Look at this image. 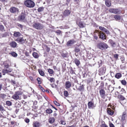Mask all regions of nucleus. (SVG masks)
I'll list each match as a JSON object with an SVG mask.
<instances>
[{
    "mask_svg": "<svg viewBox=\"0 0 127 127\" xmlns=\"http://www.w3.org/2000/svg\"><path fill=\"white\" fill-rule=\"evenodd\" d=\"M70 13V11L69 10H65L64 13V15L65 16H68Z\"/></svg>",
    "mask_w": 127,
    "mask_h": 127,
    "instance_id": "obj_15",
    "label": "nucleus"
},
{
    "mask_svg": "<svg viewBox=\"0 0 127 127\" xmlns=\"http://www.w3.org/2000/svg\"><path fill=\"white\" fill-rule=\"evenodd\" d=\"M105 4L108 7H110L111 4L110 1L109 0H106Z\"/></svg>",
    "mask_w": 127,
    "mask_h": 127,
    "instance_id": "obj_20",
    "label": "nucleus"
},
{
    "mask_svg": "<svg viewBox=\"0 0 127 127\" xmlns=\"http://www.w3.org/2000/svg\"><path fill=\"white\" fill-rule=\"evenodd\" d=\"M99 29L101 31H103V29H104V28L102 26H100L99 27Z\"/></svg>",
    "mask_w": 127,
    "mask_h": 127,
    "instance_id": "obj_56",
    "label": "nucleus"
},
{
    "mask_svg": "<svg viewBox=\"0 0 127 127\" xmlns=\"http://www.w3.org/2000/svg\"><path fill=\"white\" fill-rule=\"evenodd\" d=\"M17 26H18L20 27V28H22L23 27V25H21L20 24H17Z\"/></svg>",
    "mask_w": 127,
    "mask_h": 127,
    "instance_id": "obj_57",
    "label": "nucleus"
},
{
    "mask_svg": "<svg viewBox=\"0 0 127 127\" xmlns=\"http://www.w3.org/2000/svg\"><path fill=\"white\" fill-rule=\"evenodd\" d=\"M32 55L33 57L36 58H37L39 57L38 54L35 52H34L33 53Z\"/></svg>",
    "mask_w": 127,
    "mask_h": 127,
    "instance_id": "obj_25",
    "label": "nucleus"
},
{
    "mask_svg": "<svg viewBox=\"0 0 127 127\" xmlns=\"http://www.w3.org/2000/svg\"><path fill=\"white\" fill-rule=\"evenodd\" d=\"M120 99L122 100H123L125 99V98L123 95H121L119 96Z\"/></svg>",
    "mask_w": 127,
    "mask_h": 127,
    "instance_id": "obj_35",
    "label": "nucleus"
},
{
    "mask_svg": "<svg viewBox=\"0 0 127 127\" xmlns=\"http://www.w3.org/2000/svg\"><path fill=\"white\" fill-rule=\"evenodd\" d=\"M102 69L103 70V71L102 72V73H105V68L104 67H103L102 68Z\"/></svg>",
    "mask_w": 127,
    "mask_h": 127,
    "instance_id": "obj_63",
    "label": "nucleus"
},
{
    "mask_svg": "<svg viewBox=\"0 0 127 127\" xmlns=\"http://www.w3.org/2000/svg\"><path fill=\"white\" fill-rule=\"evenodd\" d=\"M6 96V95L4 94H0V97L4 99L5 98Z\"/></svg>",
    "mask_w": 127,
    "mask_h": 127,
    "instance_id": "obj_32",
    "label": "nucleus"
},
{
    "mask_svg": "<svg viewBox=\"0 0 127 127\" xmlns=\"http://www.w3.org/2000/svg\"><path fill=\"white\" fill-rule=\"evenodd\" d=\"M55 120V119L53 117L50 118L49 119V122L51 124L53 123Z\"/></svg>",
    "mask_w": 127,
    "mask_h": 127,
    "instance_id": "obj_22",
    "label": "nucleus"
},
{
    "mask_svg": "<svg viewBox=\"0 0 127 127\" xmlns=\"http://www.w3.org/2000/svg\"><path fill=\"white\" fill-rule=\"evenodd\" d=\"M75 42V41L73 39L70 40L68 41L67 43V46H71L74 44Z\"/></svg>",
    "mask_w": 127,
    "mask_h": 127,
    "instance_id": "obj_10",
    "label": "nucleus"
},
{
    "mask_svg": "<svg viewBox=\"0 0 127 127\" xmlns=\"http://www.w3.org/2000/svg\"><path fill=\"white\" fill-rule=\"evenodd\" d=\"M88 108L89 109H93L95 106L94 103L92 101L89 102L88 104Z\"/></svg>",
    "mask_w": 127,
    "mask_h": 127,
    "instance_id": "obj_6",
    "label": "nucleus"
},
{
    "mask_svg": "<svg viewBox=\"0 0 127 127\" xmlns=\"http://www.w3.org/2000/svg\"><path fill=\"white\" fill-rule=\"evenodd\" d=\"M79 26L80 28H83L85 26V25L82 22H79Z\"/></svg>",
    "mask_w": 127,
    "mask_h": 127,
    "instance_id": "obj_27",
    "label": "nucleus"
},
{
    "mask_svg": "<svg viewBox=\"0 0 127 127\" xmlns=\"http://www.w3.org/2000/svg\"><path fill=\"white\" fill-rule=\"evenodd\" d=\"M26 15L24 13H22L19 17V18L20 21H23L25 19Z\"/></svg>",
    "mask_w": 127,
    "mask_h": 127,
    "instance_id": "obj_11",
    "label": "nucleus"
},
{
    "mask_svg": "<svg viewBox=\"0 0 127 127\" xmlns=\"http://www.w3.org/2000/svg\"><path fill=\"white\" fill-rule=\"evenodd\" d=\"M49 80L50 81L51 83L54 82L55 81V80L54 79V78L53 77L51 78Z\"/></svg>",
    "mask_w": 127,
    "mask_h": 127,
    "instance_id": "obj_42",
    "label": "nucleus"
},
{
    "mask_svg": "<svg viewBox=\"0 0 127 127\" xmlns=\"http://www.w3.org/2000/svg\"><path fill=\"white\" fill-rule=\"evenodd\" d=\"M23 94V93L20 91L15 92L14 94L12 96V98L16 100L20 99V96L22 95Z\"/></svg>",
    "mask_w": 127,
    "mask_h": 127,
    "instance_id": "obj_1",
    "label": "nucleus"
},
{
    "mask_svg": "<svg viewBox=\"0 0 127 127\" xmlns=\"http://www.w3.org/2000/svg\"><path fill=\"white\" fill-rule=\"evenodd\" d=\"M3 87V85L2 84H0V91L1 90Z\"/></svg>",
    "mask_w": 127,
    "mask_h": 127,
    "instance_id": "obj_60",
    "label": "nucleus"
},
{
    "mask_svg": "<svg viewBox=\"0 0 127 127\" xmlns=\"http://www.w3.org/2000/svg\"><path fill=\"white\" fill-rule=\"evenodd\" d=\"M71 83L69 81H66L65 83V88L66 89L69 88L71 86Z\"/></svg>",
    "mask_w": 127,
    "mask_h": 127,
    "instance_id": "obj_14",
    "label": "nucleus"
},
{
    "mask_svg": "<svg viewBox=\"0 0 127 127\" xmlns=\"http://www.w3.org/2000/svg\"><path fill=\"white\" fill-rule=\"evenodd\" d=\"M39 88H40V89L43 92H44L45 91L44 89L40 85H39Z\"/></svg>",
    "mask_w": 127,
    "mask_h": 127,
    "instance_id": "obj_50",
    "label": "nucleus"
},
{
    "mask_svg": "<svg viewBox=\"0 0 127 127\" xmlns=\"http://www.w3.org/2000/svg\"><path fill=\"white\" fill-rule=\"evenodd\" d=\"M102 31L105 32L107 34H109V32L105 28H104V29H103V30Z\"/></svg>",
    "mask_w": 127,
    "mask_h": 127,
    "instance_id": "obj_40",
    "label": "nucleus"
},
{
    "mask_svg": "<svg viewBox=\"0 0 127 127\" xmlns=\"http://www.w3.org/2000/svg\"><path fill=\"white\" fill-rule=\"evenodd\" d=\"M109 12L115 14H119L120 12V10L116 9L111 8L109 9Z\"/></svg>",
    "mask_w": 127,
    "mask_h": 127,
    "instance_id": "obj_5",
    "label": "nucleus"
},
{
    "mask_svg": "<svg viewBox=\"0 0 127 127\" xmlns=\"http://www.w3.org/2000/svg\"><path fill=\"white\" fill-rule=\"evenodd\" d=\"M6 103L8 106H9L12 105V102L9 101H6Z\"/></svg>",
    "mask_w": 127,
    "mask_h": 127,
    "instance_id": "obj_31",
    "label": "nucleus"
},
{
    "mask_svg": "<svg viewBox=\"0 0 127 127\" xmlns=\"http://www.w3.org/2000/svg\"><path fill=\"white\" fill-rule=\"evenodd\" d=\"M0 31L3 32L5 31L4 27L2 25H0Z\"/></svg>",
    "mask_w": 127,
    "mask_h": 127,
    "instance_id": "obj_28",
    "label": "nucleus"
},
{
    "mask_svg": "<svg viewBox=\"0 0 127 127\" xmlns=\"http://www.w3.org/2000/svg\"><path fill=\"white\" fill-rule=\"evenodd\" d=\"M99 35V36L100 38L102 39H105L106 38V37L101 32H100Z\"/></svg>",
    "mask_w": 127,
    "mask_h": 127,
    "instance_id": "obj_13",
    "label": "nucleus"
},
{
    "mask_svg": "<svg viewBox=\"0 0 127 127\" xmlns=\"http://www.w3.org/2000/svg\"><path fill=\"white\" fill-rule=\"evenodd\" d=\"M54 103L56 105L58 106H60V104L56 101H54Z\"/></svg>",
    "mask_w": 127,
    "mask_h": 127,
    "instance_id": "obj_43",
    "label": "nucleus"
},
{
    "mask_svg": "<svg viewBox=\"0 0 127 127\" xmlns=\"http://www.w3.org/2000/svg\"><path fill=\"white\" fill-rule=\"evenodd\" d=\"M7 34L6 33H4L3 34L2 36V37H6L7 36Z\"/></svg>",
    "mask_w": 127,
    "mask_h": 127,
    "instance_id": "obj_55",
    "label": "nucleus"
},
{
    "mask_svg": "<svg viewBox=\"0 0 127 127\" xmlns=\"http://www.w3.org/2000/svg\"><path fill=\"white\" fill-rule=\"evenodd\" d=\"M118 55L117 54H116L114 55V57L116 59H117L118 58Z\"/></svg>",
    "mask_w": 127,
    "mask_h": 127,
    "instance_id": "obj_59",
    "label": "nucleus"
},
{
    "mask_svg": "<svg viewBox=\"0 0 127 127\" xmlns=\"http://www.w3.org/2000/svg\"><path fill=\"white\" fill-rule=\"evenodd\" d=\"M25 54L27 56H29V53L27 52H25Z\"/></svg>",
    "mask_w": 127,
    "mask_h": 127,
    "instance_id": "obj_58",
    "label": "nucleus"
},
{
    "mask_svg": "<svg viewBox=\"0 0 127 127\" xmlns=\"http://www.w3.org/2000/svg\"><path fill=\"white\" fill-rule=\"evenodd\" d=\"M80 49L78 47H76L74 50L75 51L77 52L80 51Z\"/></svg>",
    "mask_w": 127,
    "mask_h": 127,
    "instance_id": "obj_39",
    "label": "nucleus"
},
{
    "mask_svg": "<svg viewBox=\"0 0 127 127\" xmlns=\"http://www.w3.org/2000/svg\"><path fill=\"white\" fill-rule=\"evenodd\" d=\"M3 107L1 105H0V110L2 111L4 110Z\"/></svg>",
    "mask_w": 127,
    "mask_h": 127,
    "instance_id": "obj_51",
    "label": "nucleus"
},
{
    "mask_svg": "<svg viewBox=\"0 0 127 127\" xmlns=\"http://www.w3.org/2000/svg\"><path fill=\"white\" fill-rule=\"evenodd\" d=\"M25 5L27 7L31 8L33 7L35 5L34 2L30 0H27L24 2Z\"/></svg>",
    "mask_w": 127,
    "mask_h": 127,
    "instance_id": "obj_3",
    "label": "nucleus"
},
{
    "mask_svg": "<svg viewBox=\"0 0 127 127\" xmlns=\"http://www.w3.org/2000/svg\"><path fill=\"white\" fill-rule=\"evenodd\" d=\"M100 127H108L105 123H103L101 125Z\"/></svg>",
    "mask_w": 127,
    "mask_h": 127,
    "instance_id": "obj_44",
    "label": "nucleus"
},
{
    "mask_svg": "<svg viewBox=\"0 0 127 127\" xmlns=\"http://www.w3.org/2000/svg\"><path fill=\"white\" fill-rule=\"evenodd\" d=\"M13 35L15 37H19L20 36L21 34L19 32H15Z\"/></svg>",
    "mask_w": 127,
    "mask_h": 127,
    "instance_id": "obj_17",
    "label": "nucleus"
},
{
    "mask_svg": "<svg viewBox=\"0 0 127 127\" xmlns=\"http://www.w3.org/2000/svg\"><path fill=\"white\" fill-rule=\"evenodd\" d=\"M100 95L102 98H104L105 94V92L103 89H101L99 91Z\"/></svg>",
    "mask_w": 127,
    "mask_h": 127,
    "instance_id": "obj_12",
    "label": "nucleus"
},
{
    "mask_svg": "<svg viewBox=\"0 0 127 127\" xmlns=\"http://www.w3.org/2000/svg\"><path fill=\"white\" fill-rule=\"evenodd\" d=\"M25 121L27 123H29L30 121L29 119H26L25 120Z\"/></svg>",
    "mask_w": 127,
    "mask_h": 127,
    "instance_id": "obj_53",
    "label": "nucleus"
},
{
    "mask_svg": "<svg viewBox=\"0 0 127 127\" xmlns=\"http://www.w3.org/2000/svg\"><path fill=\"white\" fill-rule=\"evenodd\" d=\"M42 125L38 121H35L33 122L32 126L33 127H40Z\"/></svg>",
    "mask_w": 127,
    "mask_h": 127,
    "instance_id": "obj_7",
    "label": "nucleus"
},
{
    "mask_svg": "<svg viewBox=\"0 0 127 127\" xmlns=\"http://www.w3.org/2000/svg\"><path fill=\"white\" fill-rule=\"evenodd\" d=\"M114 18L116 20H118L121 19V17L119 15H115L114 17Z\"/></svg>",
    "mask_w": 127,
    "mask_h": 127,
    "instance_id": "obj_24",
    "label": "nucleus"
},
{
    "mask_svg": "<svg viewBox=\"0 0 127 127\" xmlns=\"http://www.w3.org/2000/svg\"><path fill=\"white\" fill-rule=\"evenodd\" d=\"M32 27L33 28L37 30H41L44 28V26L43 24L41 23H35L33 24Z\"/></svg>",
    "mask_w": 127,
    "mask_h": 127,
    "instance_id": "obj_2",
    "label": "nucleus"
},
{
    "mask_svg": "<svg viewBox=\"0 0 127 127\" xmlns=\"http://www.w3.org/2000/svg\"><path fill=\"white\" fill-rule=\"evenodd\" d=\"M9 54H11L14 57H16L17 56V54L14 52H12L10 53H9Z\"/></svg>",
    "mask_w": 127,
    "mask_h": 127,
    "instance_id": "obj_29",
    "label": "nucleus"
},
{
    "mask_svg": "<svg viewBox=\"0 0 127 127\" xmlns=\"http://www.w3.org/2000/svg\"><path fill=\"white\" fill-rule=\"evenodd\" d=\"M64 95L66 97H67L68 95V93L67 91H64Z\"/></svg>",
    "mask_w": 127,
    "mask_h": 127,
    "instance_id": "obj_37",
    "label": "nucleus"
},
{
    "mask_svg": "<svg viewBox=\"0 0 127 127\" xmlns=\"http://www.w3.org/2000/svg\"><path fill=\"white\" fill-rule=\"evenodd\" d=\"M9 66V65L7 64H5L4 65V67L6 68H8Z\"/></svg>",
    "mask_w": 127,
    "mask_h": 127,
    "instance_id": "obj_52",
    "label": "nucleus"
},
{
    "mask_svg": "<svg viewBox=\"0 0 127 127\" xmlns=\"http://www.w3.org/2000/svg\"><path fill=\"white\" fill-rule=\"evenodd\" d=\"M121 83L123 85H126V84L127 82L126 80H123L121 81Z\"/></svg>",
    "mask_w": 127,
    "mask_h": 127,
    "instance_id": "obj_34",
    "label": "nucleus"
},
{
    "mask_svg": "<svg viewBox=\"0 0 127 127\" xmlns=\"http://www.w3.org/2000/svg\"><path fill=\"white\" fill-rule=\"evenodd\" d=\"M38 71L39 73L41 76H43L44 75V72L41 69H38Z\"/></svg>",
    "mask_w": 127,
    "mask_h": 127,
    "instance_id": "obj_26",
    "label": "nucleus"
},
{
    "mask_svg": "<svg viewBox=\"0 0 127 127\" xmlns=\"http://www.w3.org/2000/svg\"><path fill=\"white\" fill-rule=\"evenodd\" d=\"M44 9V8L43 7H40L38 9V11L39 12L42 11Z\"/></svg>",
    "mask_w": 127,
    "mask_h": 127,
    "instance_id": "obj_36",
    "label": "nucleus"
},
{
    "mask_svg": "<svg viewBox=\"0 0 127 127\" xmlns=\"http://www.w3.org/2000/svg\"><path fill=\"white\" fill-rule=\"evenodd\" d=\"M16 41L22 44L25 42V40L23 38L19 37L17 38Z\"/></svg>",
    "mask_w": 127,
    "mask_h": 127,
    "instance_id": "obj_8",
    "label": "nucleus"
},
{
    "mask_svg": "<svg viewBox=\"0 0 127 127\" xmlns=\"http://www.w3.org/2000/svg\"><path fill=\"white\" fill-rule=\"evenodd\" d=\"M98 63L99 65V67L101 65L102 63V61L101 60H99L98 62Z\"/></svg>",
    "mask_w": 127,
    "mask_h": 127,
    "instance_id": "obj_48",
    "label": "nucleus"
},
{
    "mask_svg": "<svg viewBox=\"0 0 127 127\" xmlns=\"http://www.w3.org/2000/svg\"><path fill=\"white\" fill-rule=\"evenodd\" d=\"M108 114L110 115H112L114 114V112L110 109H108L107 111Z\"/></svg>",
    "mask_w": 127,
    "mask_h": 127,
    "instance_id": "obj_19",
    "label": "nucleus"
},
{
    "mask_svg": "<svg viewBox=\"0 0 127 127\" xmlns=\"http://www.w3.org/2000/svg\"><path fill=\"white\" fill-rule=\"evenodd\" d=\"M53 112L52 110L50 108H48L46 110V112L48 114H50Z\"/></svg>",
    "mask_w": 127,
    "mask_h": 127,
    "instance_id": "obj_23",
    "label": "nucleus"
},
{
    "mask_svg": "<svg viewBox=\"0 0 127 127\" xmlns=\"http://www.w3.org/2000/svg\"><path fill=\"white\" fill-rule=\"evenodd\" d=\"M37 81H38V83L39 84H41V81L40 80V78H37Z\"/></svg>",
    "mask_w": 127,
    "mask_h": 127,
    "instance_id": "obj_47",
    "label": "nucleus"
},
{
    "mask_svg": "<svg viewBox=\"0 0 127 127\" xmlns=\"http://www.w3.org/2000/svg\"><path fill=\"white\" fill-rule=\"evenodd\" d=\"M108 42L111 44L112 46L113 47H115V46L116 44L115 42H114L112 40H109Z\"/></svg>",
    "mask_w": 127,
    "mask_h": 127,
    "instance_id": "obj_16",
    "label": "nucleus"
},
{
    "mask_svg": "<svg viewBox=\"0 0 127 127\" xmlns=\"http://www.w3.org/2000/svg\"><path fill=\"white\" fill-rule=\"evenodd\" d=\"M75 62L77 66H78L80 64V62L78 60L76 59L75 60Z\"/></svg>",
    "mask_w": 127,
    "mask_h": 127,
    "instance_id": "obj_30",
    "label": "nucleus"
},
{
    "mask_svg": "<svg viewBox=\"0 0 127 127\" xmlns=\"http://www.w3.org/2000/svg\"><path fill=\"white\" fill-rule=\"evenodd\" d=\"M17 43L14 41H12L10 43V46L13 48L17 46Z\"/></svg>",
    "mask_w": 127,
    "mask_h": 127,
    "instance_id": "obj_18",
    "label": "nucleus"
},
{
    "mask_svg": "<svg viewBox=\"0 0 127 127\" xmlns=\"http://www.w3.org/2000/svg\"><path fill=\"white\" fill-rule=\"evenodd\" d=\"M94 38L96 40H97L98 39L97 37L95 35L94 36Z\"/></svg>",
    "mask_w": 127,
    "mask_h": 127,
    "instance_id": "obj_64",
    "label": "nucleus"
},
{
    "mask_svg": "<svg viewBox=\"0 0 127 127\" xmlns=\"http://www.w3.org/2000/svg\"><path fill=\"white\" fill-rule=\"evenodd\" d=\"M61 55L62 57L63 58H65L67 57V54H66L63 53H62Z\"/></svg>",
    "mask_w": 127,
    "mask_h": 127,
    "instance_id": "obj_49",
    "label": "nucleus"
},
{
    "mask_svg": "<svg viewBox=\"0 0 127 127\" xmlns=\"http://www.w3.org/2000/svg\"><path fill=\"white\" fill-rule=\"evenodd\" d=\"M9 11L12 13L16 12L18 11V9L15 7H12L9 9Z\"/></svg>",
    "mask_w": 127,
    "mask_h": 127,
    "instance_id": "obj_9",
    "label": "nucleus"
},
{
    "mask_svg": "<svg viewBox=\"0 0 127 127\" xmlns=\"http://www.w3.org/2000/svg\"><path fill=\"white\" fill-rule=\"evenodd\" d=\"M60 123L62 125H65L66 124L65 122V121H63L61 120L60 121Z\"/></svg>",
    "mask_w": 127,
    "mask_h": 127,
    "instance_id": "obj_46",
    "label": "nucleus"
},
{
    "mask_svg": "<svg viewBox=\"0 0 127 127\" xmlns=\"http://www.w3.org/2000/svg\"><path fill=\"white\" fill-rule=\"evenodd\" d=\"M2 72L3 74L4 75H5V73H7V70H6V69H3L2 70Z\"/></svg>",
    "mask_w": 127,
    "mask_h": 127,
    "instance_id": "obj_38",
    "label": "nucleus"
},
{
    "mask_svg": "<svg viewBox=\"0 0 127 127\" xmlns=\"http://www.w3.org/2000/svg\"><path fill=\"white\" fill-rule=\"evenodd\" d=\"M48 72L49 73L51 74H52L53 73V71L52 69H49L48 70Z\"/></svg>",
    "mask_w": 127,
    "mask_h": 127,
    "instance_id": "obj_45",
    "label": "nucleus"
},
{
    "mask_svg": "<svg viewBox=\"0 0 127 127\" xmlns=\"http://www.w3.org/2000/svg\"><path fill=\"white\" fill-rule=\"evenodd\" d=\"M97 47L100 49L103 50L107 49L108 47V45L104 42H100L98 44Z\"/></svg>",
    "mask_w": 127,
    "mask_h": 127,
    "instance_id": "obj_4",
    "label": "nucleus"
},
{
    "mask_svg": "<svg viewBox=\"0 0 127 127\" xmlns=\"http://www.w3.org/2000/svg\"><path fill=\"white\" fill-rule=\"evenodd\" d=\"M6 70H7V73L11 72L12 70V69L11 68H9L8 69H6Z\"/></svg>",
    "mask_w": 127,
    "mask_h": 127,
    "instance_id": "obj_41",
    "label": "nucleus"
},
{
    "mask_svg": "<svg viewBox=\"0 0 127 127\" xmlns=\"http://www.w3.org/2000/svg\"><path fill=\"white\" fill-rule=\"evenodd\" d=\"M46 49L48 51H49L50 50V48L48 47L47 46H46Z\"/></svg>",
    "mask_w": 127,
    "mask_h": 127,
    "instance_id": "obj_62",
    "label": "nucleus"
},
{
    "mask_svg": "<svg viewBox=\"0 0 127 127\" xmlns=\"http://www.w3.org/2000/svg\"><path fill=\"white\" fill-rule=\"evenodd\" d=\"M11 84L13 85H14L16 84V81L13 80H11L9 82Z\"/></svg>",
    "mask_w": 127,
    "mask_h": 127,
    "instance_id": "obj_33",
    "label": "nucleus"
},
{
    "mask_svg": "<svg viewBox=\"0 0 127 127\" xmlns=\"http://www.w3.org/2000/svg\"><path fill=\"white\" fill-rule=\"evenodd\" d=\"M110 127H115L114 125L112 123H110L109 124Z\"/></svg>",
    "mask_w": 127,
    "mask_h": 127,
    "instance_id": "obj_54",
    "label": "nucleus"
},
{
    "mask_svg": "<svg viewBox=\"0 0 127 127\" xmlns=\"http://www.w3.org/2000/svg\"><path fill=\"white\" fill-rule=\"evenodd\" d=\"M122 75L120 73H117L115 75V77L117 79H119L121 77Z\"/></svg>",
    "mask_w": 127,
    "mask_h": 127,
    "instance_id": "obj_21",
    "label": "nucleus"
},
{
    "mask_svg": "<svg viewBox=\"0 0 127 127\" xmlns=\"http://www.w3.org/2000/svg\"><path fill=\"white\" fill-rule=\"evenodd\" d=\"M56 32L57 33L59 34H60L61 33V31L59 30H57Z\"/></svg>",
    "mask_w": 127,
    "mask_h": 127,
    "instance_id": "obj_61",
    "label": "nucleus"
}]
</instances>
